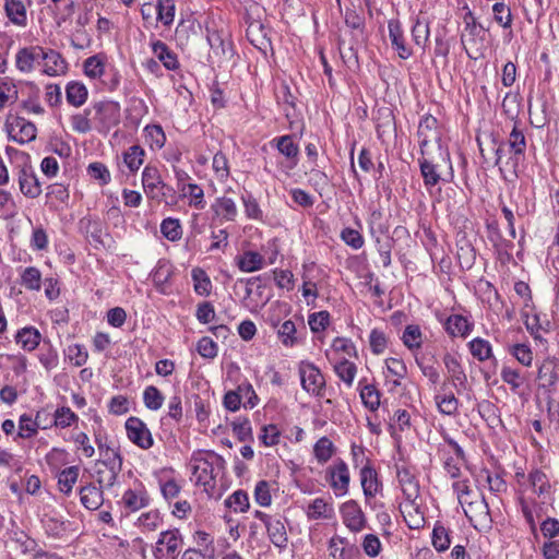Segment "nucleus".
Segmentation results:
<instances>
[{"label":"nucleus","instance_id":"f257e3e1","mask_svg":"<svg viewBox=\"0 0 559 559\" xmlns=\"http://www.w3.org/2000/svg\"><path fill=\"white\" fill-rule=\"evenodd\" d=\"M94 129L103 134H107L114 127L120 123V105L112 100H100L93 103Z\"/></svg>","mask_w":559,"mask_h":559},{"label":"nucleus","instance_id":"f03ea898","mask_svg":"<svg viewBox=\"0 0 559 559\" xmlns=\"http://www.w3.org/2000/svg\"><path fill=\"white\" fill-rule=\"evenodd\" d=\"M183 539L178 528L163 531L153 548L155 559H178Z\"/></svg>","mask_w":559,"mask_h":559},{"label":"nucleus","instance_id":"7ed1b4c3","mask_svg":"<svg viewBox=\"0 0 559 559\" xmlns=\"http://www.w3.org/2000/svg\"><path fill=\"white\" fill-rule=\"evenodd\" d=\"M301 388L309 394L322 397L325 393V378L312 362L301 361L298 368Z\"/></svg>","mask_w":559,"mask_h":559},{"label":"nucleus","instance_id":"20e7f679","mask_svg":"<svg viewBox=\"0 0 559 559\" xmlns=\"http://www.w3.org/2000/svg\"><path fill=\"white\" fill-rule=\"evenodd\" d=\"M193 460L198 462L197 465L193 466V475L197 478V484H201L203 486L211 485V481H214V464L223 466L224 459L214 453V452H206V457H202L193 455Z\"/></svg>","mask_w":559,"mask_h":559},{"label":"nucleus","instance_id":"39448f33","mask_svg":"<svg viewBox=\"0 0 559 559\" xmlns=\"http://www.w3.org/2000/svg\"><path fill=\"white\" fill-rule=\"evenodd\" d=\"M128 439L140 449L153 447L154 440L146 424L138 417H129L124 424Z\"/></svg>","mask_w":559,"mask_h":559},{"label":"nucleus","instance_id":"423d86ee","mask_svg":"<svg viewBox=\"0 0 559 559\" xmlns=\"http://www.w3.org/2000/svg\"><path fill=\"white\" fill-rule=\"evenodd\" d=\"M326 480L336 496H344L348 491L349 471L343 460H338L326 469Z\"/></svg>","mask_w":559,"mask_h":559},{"label":"nucleus","instance_id":"0eeeda50","mask_svg":"<svg viewBox=\"0 0 559 559\" xmlns=\"http://www.w3.org/2000/svg\"><path fill=\"white\" fill-rule=\"evenodd\" d=\"M341 514L346 527L354 533H358L367 526L366 516L355 500L343 503Z\"/></svg>","mask_w":559,"mask_h":559},{"label":"nucleus","instance_id":"6e6552de","mask_svg":"<svg viewBox=\"0 0 559 559\" xmlns=\"http://www.w3.org/2000/svg\"><path fill=\"white\" fill-rule=\"evenodd\" d=\"M21 193L29 199H35L41 193V185L31 165H24L17 174Z\"/></svg>","mask_w":559,"mask_h":559},{"label":"nucleus","instance_id":"1a4fd4ad","mask_svg":"<svg viewBox=\"0 0 559 559\" xmlns=\"http://www.w3.org/2000/svg\"><path fill=\"white\" fill-rule=\"evenodd\" d=\"M558 379L559 373L556 368V359L547 357L537 369L538 389L545 394L550 395Z\"/></svg>","mask_w":559,"mask_h":559},{"label":"nucleus","instance_id":"9d476101","mask_svg":"<svg viewBox=\"0 0 559 559\" xmlns=\"http://www.w3.org/2000/svg\"><path fill=\"white\" fill-rule=\"evenodd\" d=\"M79 225L82 233L95 249L106 247L104 236L108 237V234L105 233L104 224L99 219L83 217L80 219Z\"/></svg>","mask_w":559,"mask_h":559},{"label":"nucleus","instance_id":"9b49d317","mask_svg":"<svg viewBox=\"0 0 559 559\" xmlns=\"http://www.w3.org/2000/svg\"><path fill=\"white\" fill-rule=\"evenodd\" d=\"M328 550L332 559H361L359 548L344 537L333 536L329 540Z\"/></svg>","mask_w":559,"mask_h":559},{"label":"nucleus","instance_id":"f8f14e48","mask_svg":"<svg viewBox=\"0 0 559 559\" xmlns=\"http://www.w3.org/2000/svg\"><path fill=\"white\" fill-rule=\"evenodd\" d=\"M509 146L510 150L513 152V156H511L506 162L504 167L516 176V167L519 165L520 157L524 155L526 148V140L524 133L520 129H518L516 124H514L510 133Z\"/></svg>","mask_w":559,"mask_h":559},{"label":"nucleus","instance_id":"ddd939ff","mask_svg":"<svg viewBox=\"0 0 559 559\" xmlns=\"http://www.w3.org/2000/svg\"><path fill=\"white\" fill-rule=\"evenodd\" d=\"M442 361L449 376L448 379L453 383L457 393H460L462 390H465L467 384V376L459 359L454 355L447 353L444 354Z\"/></svg>","mask_w":559,"mask_h":559},{"label":"nucleus","instance_id":"4468645a","mask_svg":"<svg viewBox=\"0 0 559 559\" xmlns=\"http://www.w3.org/2000/svg\"><path fill=\"white\" fill-rule=\"evenodd\" d=\"M389 38L393 49L401 59H408L413 55V50L406 45L402 24L399 20L393 19L388 23Z\"/></svg>","mask_w":559,"mask_h":559},{"label":"nucleus","instance_id":"2eb2a0df","mask_svg":"<svg viewBox=\"0 0 559 559\" xmlns=\"http://www.w3.org/2000/svg\"><path fill=\"white\" fill-rule=\"evenodd\" d=\"M43 47L31 46L21 48L15 56L16 68L23 73L34 70V63L41 59Z\"/></svg>","mask_w":559,"mask_h":559},{"label":"nucleus","instance_id":"dca6fc26","mask_svg":"<svg viewBox=\"0 0 559 559\" xmlns=\"http://www.w3.org/2000/svg\"><path fill=\"white\" fill-rule=\"evenodd\" d=\"M41 60L44 63V72L49 76L59 75L66 72L67 62L62 56L52 49L45 50L43 48Z\"/></svg>","mask_w":559,"mask_h":559},{"label":"nucleus","instance_id":"f3484780","mask_svg":"<svg viewBox=\"0 0 559 559\" xmlns=\"http://www.w3.org/2000/svg\"><path fill=\"white\" fill-rule=\"evenodd\" d=\"M397 479L406 501H416L419 497V485L409 469H397Z\"/></svg>","mask_w":559,"mask_h":559},{"label":"nucleus","instance_id":"a211bd4d","mask_svg":"<svg viewBox=\"0 0 559 559\" xmlns=\"http://www.w3.org/2000/svg\"><path fill=\"white\" fill-rule=\"evenodd\" d=\"M14 338L24 350L33 352L40 344L41 334L34 326H24L16 332Z\"/></svg>","mask_w":559,"mask_h":559},{"label":"nucleus","instance_id":"6ab92c4d","mask_svg":"<svg viewBox=\"0 0 559 559\" xmlns=\"http://www.w3.org/2000/svg\"><path fill=\"white\" fill-rule=\"evenodd\" d=\"M444 329L453 337H466L473 329V323L461 314H452L447 319Z\"/></svg>","mask_w":559,"mask_h":559},{"label":"nucleus","instance_id":"aec40b11","mask_svg":"<svg viewBox=\"0 0 559 559\" xmlns=\"http://www.w3.org/2000/svg\"><path fill=\"white\" fill-rule=\"evenodd\" d=\"M152 50L156 58L163 62L167 70H177L179 68V61L177 55L168 48V46L162 40H155L152 43Z\"/></svg>","mask_w":559,"mask_h":559},{"label":"nucleus","instance_id":"412c9836","mask_svg":"<svg viewBox=\"0 0 559 559\" xmlns=\"http://www.w3.org/2000/svg\"><path fill=\"white\" fill-rule=\"evenodd\" d=\"M80 500L88 510H97L104 501L103 491L93 484L83 486L80 489Z\"/></svg>","mask_w":559,"mask_h":559},{"label":"nucleus","instance_id":"4be33fe9","mask_svg":"<svg viewBox=\"0 0 559 559\" xmlns=\"http://www.w3.org/2000/svg\"><path fill=\"white\" fill-rule=\"evenodd\" d=\"M265 526L270 540L274 544V546L278 548H285L288 542V537L285 525L281 518L274 516L270 522H267Z\"/></svg>","mask_w":559,"mask_h":559},{"label":"nucleus","instance_id":"5701e85b","mask_svg":"<svg viewBox=\"0 0 559 559\" xmlns=\"http://www.w3.org/2000/svg\"><path fill=\"white\" fill-rule=\"evenodd\" d=\"M142 183L145 193L151 198H155L156 190L165 186L160 179L158 169L150 165L146 166L142 173Z\"/></svg>","mask_w":559,"mask_h":559},{"label":"nucleus","instance_id":"b1692460","mask_svg":"<svg viewBox=\"0 0 559 559\" xmlns=\"http://www.w3.org/2000/svg\"><path fill=\"white\" fill-rule=\"evenodd\" d=\"M401 512L407 526L411 530H419L425 525L424 513L419 510V506L416 501H407Z\"/></svg>","mask_w":559,"mask_h":559},{"label":"nucleus","instance_id":"393cba45","mask_svg":"<svg viewBox=\"0 0 559 559\" xmlns=\"http://www.w3.org/2000/svg\"><path fill=\"white\" fill-rule=\"evenodd\" d=\"M360 483L366 498L374 497L381 486L376 471L369 464L360 471Z\"/></svg>","mask_w":559,"mask_h":559},{"label":"nucleus","instance_id":"a878e982","mask_svg":"<svg viewBox=\"0 0 559 559\" xmlns=\"http://www.w3.org/2000/svg\"><path fill=\"white\" fill-rule=\"evenodd\" d=\"M368 226L371 236L377 242H380V236H388L390 225L383 213L380 210H373L368 218Z\"/></svg>","mask_w":559,"mask_h":559},{"label":"nucleus","instance_id":"bb28decb","mask_svg":"<svg viewBox=\"0 0 559 559\" xmlns=\"http://www.w3.org/2000/svg\"><path fill=\"white\" fill-rule=\"evenodd\" d=\"M88 96L86 86L78 81H71L66 86V98L67 102L74 106L81 107L85 104Z\"/></svg>","mask_w":559,"mask_h":559},{"label":"nucleus","instance_id":"cd10ccee","mask_svg":"<svg viewBox=\"0 0 559 559\" xmlns=\"http://www.w3.org/2000/svg\"><path fill=\"white\" fill-rule=\"evenodd\" d=\"M236 264L242 272H254L263 267L264 259L258 252L246 251L236 257Z\"/></svg>","mask_w":559,"mask_h":559},{"label":"nucleus","instance_id":"c85d7f7f","mask_svg":"<svg viewBox=\"0 0 559 559\" xmlns=\"http://www.w3.org/2000/svg\"><path fill=\"white\" fill-rule=\"evenodd\" d=\"M212 210L217 216H221L228 222L235 221L238 213L234 200L226 197L217 198L212 204Z\"/></svg>","mask_w":559,"mask_h":559},{"label":"nucleus","instance_id":"c756f323","mask_svg":"<svg viewBox=\"0 0 559 559\" xmlns=\"http://www.w3.org/2000/svg\"><path fill=\"white\" fill-rule=\"evenodd\" d=\"M4 10L13 24L19 26L26 25V9L21 0H5Z\"/></svg>","mask_w":559,"mask_h":559},{"label":"nucleus","instance_id":"7c9ffc66","mask_svg":"<svg viewBox=\"0 0 559 559\" xmlns=\"http://www.w3.org/2000/svg\"><path fill=\"white\" fill-rule=\"evenodd\" d=\"M156 22H160L164 26L168 27L174 23L176 13L175 0H157L155 5Z\"/></svg>","mask_w":559,"mask_h":559},{"label":"nucleus","instance_id":"2f4dec72","mask_svg":"<svg viewBox=\"0 0 559 559\" xmlns=\"http://www.w3.org/2000/svg\"><path fill=\"white\" fill-rule=\"evenodd\" d=\"M360 390V399L362 404L371 412H374L380 406V392L372 384H362V380L358 383Z\"/></svg>","mask_w":559,"mask_h":559},{"label":"nucleus","instance_id":"473e14b6","mask_svg":"<svg viewBox=\"0 0 559 559\" xmlns=\"http://www.w3.org/2000/svg\"><path fill=\"white\" fill-rule=\"evenodd\" d=\"M122 501L127 509L131 512L138 511L148 504L150 498L144 490L128 489L122 497Z\"/></svg>","mask_w":559,"mask_h":559},{"label":"nucleus","instance_id":"72a5a7b5","mask_svg":"<svg viewBox=\"0 0 559 559\" xmlns=\"http://www.w3.org/2000/svg\"><path fill=\"white\" fill-rule=\"evenodd\" d=\"M334 510L323 498L314 499L307 510V515L310 520L331 519Z\"/></svg>","mask_w":559,"mask_h":559},{"label":"nucleus","instance_id":"f704fd0d","mask_svg":"<svg viewBox=\"0 0 559 559\" xmlns=\"http://www.w3.org/2000/svg\"><path fill=\"white\" fill-rule=\"evenodd\" d=\"M194 292L200 296H209L212 292V282L206 272L201 267L191 271Z\"/></svg>","mask_w":559,"mask_h":559},{"label":"nucleus","instance_id":"c9c22d12","mask_svg":"<svg viewBox=\"0 0 559 559\" xmlns=\"http://www.w3.org/2000/svg\"><path fill=\"white\" fill-rule=\"evenodd\" d=\"M418 163H419L420 174L424 178L425 187L427 189H430V188L435 187L436 185H438L441 177H440V174L437 171V166L424 157L419 158Z\"/></svg>","mask_w":559,"mask_h":559},{"label":"nucleus","instance_id":"e433bc0d","mask_svg":"<svg viewBox=\"0 0 559 559\" xmlns=\"http://www.w3.org/2000/svg\"><path fill=\"white\" fill-rule=\"evenodd\" d=\"M334 371L337 377L348 386L350 388L354 383L357 367L354 362L343 358L334 365Z\"/></svg>","mask_w":559,"mask_h":559},{"label":"nucleus","instance_id":"4c0bfd02","mask_svg":"<svg viewBox=\"0 0 559 559\" xmlns=\"http://www.w3.org/2000/svg\"><path fill=\"white\" fill-rule=\"evenodd\" d=\"M20 284L28 290L41 288V272L35 266H27L21 273Z\"/></svg>","mask_w":559,"mask_h":559},{"label":"nucleus","instance_id":"58836bf2","mask_svg":"<svg viewBox=\"0 0 559 559\" xmlns=\"http://www.w3.org/2000/svg\"><path fill=\"white\" fill-rule=\"evenodd\" d=\"M146 143L152 150H159L165 145L166 135L159 124H148L144 128Z\"/></svg>","mask_w":559,"mask_h":559},{"label":"nucleus","instance_id":"ea45409f","mask_svg":"<svg viewBox=\"0 0 559 559\" xmlns=\"http://www.w3.org/2000/svg\"><path fill=\"white\" fill-rule=\"evenodd\" d=\"M79 472L80 469L78 466H70L59 473L58 486L60 491L66 495H69L72 491V488L78 480Z\"/></svg>","mask_w":559,"mask_h":559},{"label":"nucleus","instance_id":"a19ab883","mask_svg":"<svg viewBox=\"0 0 559 559\" xmlns=\"http://www.w3.org/2000/svg\"><path fill=\"white\" fill-rule=\"evenodd\" d=\"M144 150L140 145H132L123 153V162L131 173H135L144 162Z\"/></svg>","mask_w":559,"mask_h":559},{"label":"nucleus","instance_id":"79ce46f5","mask_svg":"<svg viewBox=\"0 0 559 559\" xmlns=\"http://www.w3.org/2000/svg\"><path fill=\"white\" fill-rule=\"evenodd\" d=\"M39 427H40V412H38L36 414V418L34 421L32 420L31 416H28L27 414H23L20 417L17 436L23 439H28L37 432V429Z\"/></svg>","mask_w":559,"mask_h":559},{"label":"nucleus","instance_id":"37998d69","mask_svg":"<svg viewBox=\"0 0 559 559\" xmlns=\"http://www.w3.org/2000/svg\"><path fill=\"white\" fill-rule=\"evenodd\" d=\"M14 126L19 128V135H14L13 140L19 143H27L36 139V127L34 123L26 121L24 118H16Z\"/></svg>","mask_w":559,"mask_h":559},{"label":"nucleus","instance_id":"c03bdc74","mask_svg":"<svg viewBox=\"0 0 559 559\" xmlns=\"http://www.w3.org/2000/svg\"><path fill=\"white\" fill-rule=\"evenodd\" d=\"M435 400L441 414L453 416L457 413L459 401L453 393L437 394Z\"/></svg>","mask_w":559,"mask_h":559},{"label":"nucleus","instance_id":"a18cd8bd","mask_svg":"<svg viewBox=\"0 0 559 559\" xmlns=\"http://www.w3.org/2000/svg\"><path fill=\"white\" fill-rule=\"evenodd\" d=\"M471 354L479 361H485L492 356L491 345L488 341L476 337L468 343Z\"/></svg>","mask_w":559,"mask_h":559},{"label":"nucleus","instance_id":"49530a36","mask_svg":"<svg viewBox=\"0 0 559 559\" xmlns=\"http://www.w3.org/2000/svg\"><path fill=\"white\" fill-rule=\"evenodd\" d=\"M500 376L502 381L510 386L513 393H518L519 389L524 383V377L521 374L520 370L508 366L502 367Z\"/></svg>","mask_w":559,"mask_h":559},{"label":"nucleus","instance_id":"de8ad7c7","mask_svg":"<svg viewBox=\"0 0 559 559\" xmlns=\"http://www.w3.org/2000/svg\"><path fill=\"white\" fill-rule=\"evenodd\" d=\"M84 73L91 79L100 78L105 71L104 59L100 55L88 57L83 63Z\"/></svg>","mask_w":559,"mask_h":559},{"label":"nucleus","instance_id":"09e8293b","mask_svg":"<svg viewBox=\"0 0 559 559\" xmlns=\"http://www.w3.org/2000/svg\"><path fill=\"white\" fill-rule=\"evenodd\" d=\"M402 341L408 349L419 348L423 344L419 325L409 324L405 328Z\"/></svg>","mask_w":559,"mask_h":559},{"label":"nucleus","instance_id":"8fccbe9b","mask_svg":"<svg viewBox=\"0 0 559 559\" xmlns=\"http://www.w3.org/2000/svg\"><path fill=\"white\" fill-rule=\"evenodd\" d=\"M313 452L320 463H325L334 453L333 442L328 437H322L316 442Z\"/></svg>","mask_w":559,"mask_h":559},{"label":"nucleus","instance_id":"3c124183","mask_svg":"<svg viewBox=\"0 0 559 559\" xmlns=\"http://www.w3.org/2000/svg\"><path fill=\"white\" fill-rule=\"evenodd\" d=\"M385 366L388 373L396 378L392 381L393 386H399L401 384L400 379L405 378L407 374L406 365L403 360L391 357L385 360Z\"/></svg>","mask_w":559,"mask_h":559},{"label":"nucleus","instance_id":"603ef678","mask_svg":"<svg viewBox=\"0 0 559 559\" xmlns=\"http://www.w3.org/2000/svg\"><path fill=\"white\" fill-rule=\"evenodd\" d=\"M144 405L151 411H157L162 407L164 395L154 385H148L143 392Z\"/></svg>","mask_w":559,"mask_h":559},{"label":"nucleus","instance_id":"864d4df0","mask_svg":"<svg viewBox=\"0 0 559 559\" xmlns=\"http://www.w3.org/2000/svg\"><path fill=\"white\" fill-rule=\"evenodd\" d=\"M528 480L534 491L538 496L547 493L550 489V484L546 474L539 469L531 472L528 475Z\"/></svg>","mask_w":559,"mask_h":559},{"label":"nucleus","instance_id":"5fc2aeb1","mask_svg":"<svg viewBox=\"0 0 559 559\" xmlns=\"http://www.w3.org/2000/svg\"><path fill=\"white\" fill-rule=\"evenodd\" d=\"M160 231L163 236L170 241L179 240L182 236L179 221L170 217L162 222Z\"/></svg>","mask_w":559,"mask_h":559},{"label":"nucleus","instance_id":"6e6d98bb","mask_svg":"<svg viewBox=\"0 0 559 559\" xmlns=\"http://www.w3.org/2000/svg\"><path fill=\"white\" fill-rule=\"evenodd\" d=\"M79 419L78 415L70 407L62 406L56 409L53 414V425L61 428L71 426Z\"/></svg>","mask_w":559,"mask_h":559},{"label":"nucleus","instance_id":"4d7b16f0","mask_svg":"<svg viewBox=\"0 0 559 559\" xmlns=\"http://www.w3.org/2000/svg\"><path fill=\"white\" fill-rule=\"evenodd\" d=\"M257 31L263 33V31H264L263 25L251 24L247 31V37L254 47H257L260 50H265L269 46H271V40L266 37V34H262L261 36H258L255 34Z\"/></svg>","mask_w":559,"mask_h":559},{"label":"nucleus","instance_id":"13d9d810","mask_svg":"<svg viewBox=\"0 0 559 559\" xmlns=\"http://www.w3.org/2000/svg\"><path fill=\"white\" fill-rule=\"evenodd\" d=\"M493 19L503 28H510L512 25V14L510 8L503 2H496L492 7Z\"/></svg>","mask_w":559,"mask_h":559},{"label":"nucleus","instance_id":"bf43d9fd","mask_svg":"<svg viewBox=\"0 0 559 559\" xmlns=\"http://www.w3.org/2000/svg\"><path fill=\"white\" fill-rule=\"evenodd\" d=\"M451 540L448 530L440 524H436L432 531V545L438 551H444L450 547Z\"/></svg>","mask_w":559,"mask_h":559},{"label":"nucleus","instance_id":"052dcab7","mask_svg":"<svg viewBox=\"0 0 559 559\" xmlns=\"http://www.w3.org/2000/svg\"><path fill=\"white\" fill-rule=\"evenodd\" d=\"M510 354L523 366L531 367L533 352L526 344H514L510 347Z\"/></svg>","mask_w":559,"mask_h":559},{"label":"nucleus","instance_id":"680f3d73","mask_svg":"<svg viewBox=\"0 0 559 559\" xmlns=\"http://www.w3.org/2000/svg\"><path fill=\"white\" fill-rule=\"evenodd\" d=\"M225 506L236 512H245L249 508L248 495L243 490H237L225 500Z\"/></svg>","mask_w":559,"mask_h":559},{"label":"nucleus","instance_id":"e2e57ef3","mask_svg":"<svg viewBox=\"0 0 559 559\" xmlns=\"http://www.w3.org/2000/svg\"><path fill=\"white\" fill-rule=\"evenodd\" d=\"M38 359L47 371L55 369L59 362L58 353L50 344L41 348Z\"/></svg>","mask_w":559,"mask_h":559},{"label":"nucleus","instance_id":"0e129e2a","mask_svg":"<svg viewBox=\"0 0 559 559\" xmlns=\"http://www.w3.org/2000/svg\"><path fill=\"white\" fill-rule=\"evenodd\" d=\"M233 431L239 441L252 440V428L248 418H238L231 423Z\"/></svg>","mask_w":559,"mask_h":559},{"label":"nucleus","instance_id":"69168bd1","mask_svg":"<svg viewBox=\"0 0 559 559\" xmlns=\"http://www.w3.org/2000/svg\"><path fill=\"white\" fill-rule=\"evenodd\" d=\"M370 349L374 355L382 354L388 346V338L383 331L373 329L369 335Z\"/></svg>","mask_w":559,"mask_h":559},{"label":"nucleus","instance_id":"338daca9","mask_svg":"<svg viewBox=\"0 0 559 559\" xmlns=\"http://www.w3.org/2000/svg\"><path fill=\"white\" fill-rule=\"evenodd\" d=\"M412 38L417 46L424 48L429 38L428 23L416 20L412 27Z\"/></svg>","mask_w":559,"mask_h":559},{"label":"nucleus","instance_id":"774afa93","mask_svg":"<svg viewBox=\"0 0 559 559\" xmlns=\"http://www.w3.org/2000/svg\"><path fill=\"white\" fill-rule=\"evenodd\" d=\"M277 150L287 158H295L298 155V145L290 135H283L277 139Z\"/></svg>","mask_w":559,"mask_h":559}]
</instances>
